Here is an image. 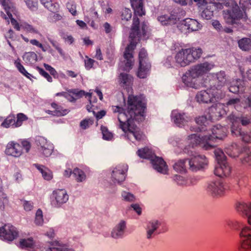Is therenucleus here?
Returning <instances> with one entry per match:
<instances>
[{
	"mask_svg": "<svg viewBox=\"0 0 251 251\" xmlns=\"http://www.w3.org/2000/svg\"><path fill=\"white\" fill-rule=\"evenodd\" d=\"M146 109V104L142 96L129 95L126 111L119 106H112L113 112L118 113L120 128L129 140H131L132 137L138 141L144 139V135L138 130L134 121L140 122L145 119Z\"/></svg>",
	"mask_w": 251,
	"mask_h": 251,
	"instance_id": "f257e3e1",
	"label": "nucleus"
},
{
	"mask_svg": "<svg viewBox=\"0 0 251 251\" xmlns=\"http://www.w3.org/2000/svg\"><path fill=\"white\" fill-rule=\"evenodd\" d=\"M130 1L134 11V16L129 35L131 41L130 44L126 48L124 53L125 63L123 70L126 71L131 70L133 65V53L136 46L137 39L139 40L142 36L144 37L146 35V30L148 28L146 24L143 23L141 32L139 28L140 21L137 17V16H142L145 14V11L143 8V0H130Z\"/></svg>",
	"mask_w": 251,
	"mask_h": 251,
	"instance_id": "f03ea898",
	"label": "nucleus"
},
{
	"mask_svg": "<svg viewBox=\"0 0 251 251\" xmlns=\"http://www.w3.org/2000/svg\"><path fill=\"white\" fill-rule=\"evenodd\" d=\"M188 140L189 145L184 148L183 151L190 156L188 159L189 169L193 172H197L204 168L208 164V160L205 155L199 154L195 150V147L201 142L200 135H190L188 136Z\"/></svg>",
	"mask_w": 251,
	"mask_h": 251,
	"instance_id": "7ed1b4c3",
	"label": "nucleus"
},
{
	"mask_svg": "<svg viewBox=\"0 0 251 251\" xmlns=\"http://www.w3.org/2000/svg\"><path fill=\"white\" fill-rule=\"evenodd\" d=\"M137 154L141 158L150 160L153 168L157 172L164 174L167 173V166L166 162L162 158L156 156L148 148L138 150Z\"/></svg>",
	"mask_w": 251,
	"mask_h": 251,
	"instance_id": "20e7f679",
	"label": "nucleus"
},
{
	"mask_svg": "<svg viewBox=\"0 0 251 251\" xmlns=\"http://www.w3.org/2000/svg\"><path fill=\"white\" fill-rule=\"evenodd\" d=\"M227 129L226 127L220 125L214 126L212 129V135H204L201 137V142H203L202 148L205 150L214 148V145L212 144V141L215 139L223 140L226 136Z\"/></svg>",
	"mask_w": 251,
	"mask_h": 251,
	"instance_id": "39448f33",
	"label": "nucleus"
},
{
	"mask_svg": "<svg viewBox=\"0 0 251 251\" xmlns=\"http://www.w3.org/2000/svg\"><path fill=\"white\" fill-rule=\"evenodd\" d=\"M214 153L218 162L214 169V174L221 177L229 176L231 168L226 161V156L223 151L217 148L215 149Z\"/></svg>",
	"mask_w": 251,
	"mask_h": 251,
	"instance_id": "423d86ee",
	"label": "nucleus"
},
{
	"mask_svg": "<svg viewBox=\"0 0 251 251\" xmlns=\"http://www.w3.org/2000/svg\"><path fill=\"white\" fill-rule=\"evenodd\" d=\"M230 189L228 184L223 182L220 179L210 181L207 186V191L213 197H221Z\"/></svg>",
	"mask_w": 251,
	"mask_h": 251,
	"instance_id": "0eeeda50",
	"label": "nucleus"
},
{
	"mask_svg": "<svg viewBox=\"0 0 251 251\" xmlns=\"http://www.w3.org/2000/svg\"><path fill=\"white\" fill-rule=\"evenodd\" d=\"M243 16V11L236 3L232 4L231 9L224 11V19L228 24L233 25L236 23V20H240Z\"/></svg>",
	"mask_w": 251,
	"mask_h": 251,
	"instance_id": "6e6552de",
	"label": "nucleus"
},
{
	"mask_svg": "<svg viewBox=\"0 0 251 251\" xmlns=\"http://www.w3.org/2000/svg\"><path fill=\"white\" fill-rule=\"evenodd\" d=\"M239 251H251V228L245 226L240 232Z\"/></svg>",
	"mask_w": 251,
	"mask_h": 251,
	"instance_id": "1a4fd4ad",
	"label": "nucleus"
},
{
	"mask_svg": "<svg viewBox=\"0 0 251 251\" xmlns=\"http://www.w3.org/2000/svg\"><path fill=\"white\" fill-rule=\"evenodd\" d=\"M51 199V205L54 207L59 208L67 202L69 196L65 189H56L53 191Z\"/></svg>",
	"mask_w": 251,
	"mask_h": 251,
	"instance_id": "9d476101",
	"label": "nucleus"
},
{
	"mask_svg": "<svg viewBox=\"0 0 251 251\" xmlns=\"http://www.w3.org/2000/svg\"><path fill=\"white\" fill-rule=\"evenodd\" d=\"M35 143L39 151L45 156H50L52 152L53 146L52 144L42 136L36 137Z\"/></svg>",
	"mask_w": 251,
	"mask_h": 251,
	"instance_id": "9b49d317",
	"label": "nucleus"
},
{
	"mask_svg": "<svg viewBox=\"0 0 251 251\" xmlns=\"http://www.w3.org/2000/svg\"><path fill=\"white\" fill-rule=\"evenodd\" d=\"M128 170V165L126 164H120L117 165L112 171V180L114 183L120 184L123 182L126 177V173Z\"/></svg>",
	"mask_w": 251,
	"mask_h": 251,
	"instance_id": "f8f14e48",
	"label": "nucleus"
},
{
	"mask_svg": "<svg viewBox=\"0 0 251 251\" xmlns=\"http://www.w3.org/2000/svg\"><path fill=\"white\" fill-rule=\"evenodd\" d=\"M206 90H203L199 92L196 96L197 101L199 103H208L214 102L216 98H219L217 95L213 94L212 90H214L213 88L209 87Z\"/></svg>",
	"mask_w": 251,
	"mask_h": 251,
	"instance_id": "ddd939ff",
	"label": "nucleus"
},
{
	"mask_svg": "<svg viewBox=\"0 0 251 251\" xmlns=\"http://www.w3.org/2000/svg\"><path fill=\"white\" fill-rule=\"evenodd\" d=\"M18 235L16 228L10 224H5L0 227V236L3 239L11 241Z\"/></svg>",
	"mask_w": 251,
	"mask_h": 251,
	"instance_id": "4468645a",
	"label": "nucleus"
},
{
	"mask_svg": "<svg viewBox=\"0 0 251 251\" xmlns=\"http://www.w3.org/2000/svg\"><path fill=\"white\" fill-rule=\"evenodd\" d=\"M212 78L209 80V87L213 88L217 91H219L226 82V75L224 71H220L212 75Z\"/></svg>",
	"mask_w": 251,
	"mask_h": 251,
	"instance_id": "2eb2a0df",
	"label": "nucleus"
},
{
	"mask_svg": "<svg viewBox=\"0 0 251 251\" xmlns=\"http://www.w3.org/2000/svg\"><path fill=\"white\" fill-rule=\"evenodd\" d=\"M188 51L187 48L181 49L176 54L175 59L177 67H184L191 63Z\"/></svg>",
	"mask_w": 251,
	"mask_h": 251,
	"instance_id": "dca6fc26",
	"label": "nucleus"
},
{
	"mask_svg": "<svg viewBox=\"0 0 251 251\" xmlns=\"http://www.w3.org/2000/svg\"><path fill=\"white\" fill-rule=\"evenodd\" d=\"M224 105L221 103L213 105L208 109V119L211 121L219 120L226 114Z\"/></svg>",
	"mask_w": 251,
	"mask_h": 251,
	"instance_id": "f3484780",
	"label": "nucleus"
},
{
	"mask_svg": "<svg viewBox=\"0 0 251 251\" xmlns=\"http://www.w3.org/2000/svg\"><path fill=\"white\" fill-rule=\"evenodd\" d=\"M214 66L212 63L205 62L194 66L191 69L192 70L193 75L198 77L209 72Z\"/></svg>",
	"mask_w": 251,
	"mask_h": 251,
	"instance_id": "a211bd4d",
	"label": "nucleus"
},
{
	"mask_svg": "<svg viewBox=\"0 0 251 251\" xmlns=\"http://www.w3.org/2000/svg\"><path fill=\"white\" fill-rule=\"evenodd\" d=\"M171 117L173 122L179 127L184 126L190 120L186 113L179 112L176 110L172 111Z\"/></svg>",
	"mask_w": 251,
	"mask_h": 251,
	"instance_id": "6ab92c4d",
	"label": "nucleus"
},
{
	"mask_svg": "<svg viewBox=\"0 0 251 251\" xmlns=\"http://www.w3.org/2000/svg\"><path fill=\"white\" fill-rule=\"evenodd\" d=\"M5 152L7 155L19 157L22 154V147L15 141H10L7 144Z\"/></svg>",
	"mask_w": 251,
	"mask_h": 251,
	"instance_id": "aec40b11",
	"label": "nucleus"
},
{
	"mask_svg": "<svg viewBox=\"0 0 251 251\" xmlns=\"http://www.w3.org/2000/svg\"><path fill=\"white\" fill-rule=\"evenodd\" d=\"M236 209L240 214L246 216L249 224L251 225V204L248 205L244 202H238Z\"/></svg>",
	"mask_w": 251,
	"mask_h": 251,
	"instance_id": "412c9836",
	"label": "nucleus"
},
{
	"mask_svg": "<svg viewBox=\"0 0 251 251\" xmlns=\"http://www.w3.org/2000/svg\"><path fill=\"white\" fill-rule=\"evenodd\" d=\"M50 244V247L47 249L42 247L40 251H74L69 245L58 241L52 242Z\"/></svg>",
	"mask_w": 251,
	"mask_h": 251,
	"instance_id": "4be33fe9",
	"label": "nucleus"
},
{
	"mask_svg": "<svg viewBox=\"0 0 251 251\" xmlns=\"http://www.w3.org/2000/svg\"><path fill=\"white\" fill-rule=\"evenodd\" d=\"M181 26L186 28L188 32L198 31L202 27L201 25L197 20L191 18L184 20L181 23Z\"/></svg>",
	"mask_w": 251,
	"mask_h": 251,
	"instance_id": "5701e85b",
	"label": "nucleus"
},
{
	"mask_svg": "<svg viewBox=\"0 0 251 251\" xmlns=\"http://www.w3.org/2000/svg\"><path fill=\"white\" fill-rule=\"evenodd\" d=\"M126 228V222L121 220L113 228L111 236L115 239L122 238L124 237Z\"/></svg>",
	"mask_w": 251,
	"mask_h": 251,
	"instance_id": "b1692460",
	"label": "nucleus"
},
{
	"mask_svg": "<svg viewBox=\"0 0 251 251\" xmlns=\"http://www.w3.org/2000/svg\"><path fill=\"white\" fill-rule=\"evenodd\" d=\"M157 20L162 25H175L178 18L174 14L162 15L157 17Z\"/></svg>",
	"mask_w": 251,
	"mask_h": 251,
	"instance_id": "393cba45",
	"label": "nucleus"
},
{
	"mask_svg": "<svg viewBox=\"0 0 251 251\" xmlns=\"http://www.w3.org/2000/svg\"><path fill=\"white\" fill-rule=\"evenodd\" d=\"M197 77V76L193 75L192 70L190 69L183 75L182 76V80L187 86L196 88V84L195 83V79Z\"/></svg>",
	"mask_w": 251,
	"mask_h": 251,
	"instance_id": "a878e982",
	"label": "nucleus"
},
{
	"mask_svg": "<svg viewBox=\"0 0 251 251\" xmlns=\"http://www.w3.org/2000/svg\"><path fill=\"white\" fill-rule=\"evenodd\" d=\"M20 246L21 248L26 249L28 251L34 250L35 248H38V247L39 246L32 237L21 239Z\"/></svg>",
	"mask_w": 251,
	"mask_h": 251,
	"instance_id": "bb28decb",
	"label": "nucleus"
},
{
	"mask_svg": "<svg viewBox=\"0 0 251 251\" xmlns=\"http://www.w3.org/2000/svg\"><path fill=\"white\" fill-rule=\"evenodd\" d=\"M119 79L120 85L125 89H129L132 84L133 78L129 74L121 73Z\"/></svg>",
	"mask_w": 251,
	"mask_h": 251,
	"instance_id": "cd10ccee",
	"label": "nucleus"
},
{
	"mask_svg": "<svg viewBox=\"0 0 251 251\" xmlns=\"http://www.w3.org/2000/svg\"><path fill=\"white\" fill-rule=\"evenodd\" d=\"M244 81L240 79L233 80L228 88L229 91L234 94L243 92L244 91Z\"/></svg>",
	"mask_w": 251,
	"mask_h": 251,
	"instance_id": "c85d7f7f",
	"label": "nucleus"
},
{
	"mask_svg": "<svg viewBox=\"0 0 251 251\" xmlns=\"http://www.w3.org/2000/svg\"><path fill=\"white\" fill-rule=\"evenodd\" d=\"M159 226L158 221H152L148 223L146 227L147 238L150 239L155 235V231Z\"/></svg>",
	"mask_w": 251,
	"mask_h": 251,
	"instance_id": "c756f323",
	"label": "nucleus"
},
{
	"mask_svg": "<svg viewBox=\"0 0 251 251\" xmlns=\"http://www.w3.org/2000/svg\"><path fill=\"white\" fill-rule=\"evenodd\" d=\"M151 68V63H139L137 76L140 78H145L149 75Z\"/></svg>",
	"mask_w": 251,
	"mask_h": 251,
	"instance_id": "7c9ffc66",
	"label": "nucleus"
},
{
	"mask_svg": "<svg viewBox=\"0 0 251 251\" xmlns=\"http://www.w3.org/2000/svg\"><path fill=\"white\" fill-rule=\"evenodd\" d=\"M225 151L229 156L233 158L241 156L242 153L240 147L236 144H232L226 148Z\"/></svg>",
	"mask_w": 251,
	"mask_h": 251,
	"instance_id": "2f4dec72",
	"label": "nucleus"
},
{
	"mask_svg": "<svg viewBox=\"0 0 251 251\" xmlns=\"http://www.w3.org/2000/svg\"><path fill=\"white\" fill-rule=\"evenodd\" d=\"M228 119L230 122H237L238 124L241 123L242 126H249L251 125V119L247 117H237L233 114H230L228 116Z\"/></svg>",
	"mask_w": 251,
	"mask_h": 251,
	"instance_id": "473e14b6",
	"label": "nucleus"
},
{
	"mask_svg": "<svg viewBox=\"0 0 251 251\" xmlns=\"http://www.w3.org/2000/svg\"><path fill=\"white\" fill-rule=\"evenodd\" d=\"M231 132L233 136L239 137L243 141V137L247 135V133L244 132L241 129V126L237 122H231Z\"/></svg>",
	"mask_w": 251,
	"mask_h": 251,
	"instance_id": "72a5a7b5",
	"label": "nucleus"
},
{
	"mask_svg": "<svg viewBox=\"0 0 251 251\" xmlns=\"http://www.w3.org/2000/svg\"><path fill=\"white\" fill-rule=\"evenodd\" d=\"M187 49L189 51V54L191 63L199 59L202 53V50L200 47H192Z\"/></svg>",
	"mask_w": 251,
	"mask_h": 251,
	"instance_id": "f704fd0d",
	"label": "nucleus"
},
{
	"mask_svg": "<svg viewBox=\"0 0 251 251\" xmlns=\"http://www.w3.org/2000/svg\"><path fill=\"white\" fill-rule=\"evenodd\" d=\"M23 59L26 64L32 65L37 61V55L34 52H25L23 56Z\"/></svg>",
	"mask_w": 251,
	"mask_h": 251,
	"instance_id": "c9c22d12",
	"label": "nucleus"
},
{
	"mask_svg": "<svg viewBox=\"0 0 251 251\" xmlns=\"http://www.w3.org/2000/svg\"><path fill=\"white\" fill-rule=\"evenodd\" d=\"M1 126L4 128H17L16 127V116L14 114L9 115L1 124Z\"/></svg>",
	"mask_w": 251,
	"mask_h": 251,
	"instance_id": "e433bc0d",
	"label": "nucleus"
},
{
	"mask_svg": "<svg viewBox=\"0 0 251 251\" xmlns=\"http://www.w3.org/2000/svg\"><path fill=\"white\" fill-rule=\"evenodd\" d=\"M195 121L196 123L199 126L197 127V131L201 132L207 130L206 125L207 124V118L206 116H199L196 118Z\"/></svg>",
	"mask_w": 251,
	"mask_h": 251,
	"instance_id": "4c0bfd02",
	"label": "nucleus"
},
{
	"mask_svg": "<svg viewBox=\"0 0 251 251\" xmlns=\"http://www.w3.org/2000/svg\"><path fill=\"white\" fill-rule=\"evenodd\" d=\"M14 65L19 72L22 74L23 75L27 77V78L31 80V77H32V75L28 73L23 65L21 63V60L20 59H17L14 62Z\"/></svg>",
	"mask_w": 251,
	"mask_h": 251,
	"instance_id": "58836bf2",
	"label": "nucleus"
},
{
	"mask_svg": "<svg viewBox=\"0 0 251 251\" xmlns=\"http://www.w3.org/2000/svg\"><path fill=\"white\" fill-rule=\"evenodd\" d=\"M239 47L243 50L247 51L251 49V39L243 38L238 42Z\"/></svg>",
	"mask_w": 251,
	"mask_h": 251,
	"instance_id": "ea45409f",
	"label": "nucleus"
},
{
	"mask_svg": "<svg viewBox=\"0 0 251 251\" xmlns=\"http://www.w3.org/2000/svg\"><path fill=\"white\" fill-rule=\"evenodd\" d=\"M12 0H0V3L3 6L8 16H11V12H13L15 7L11 2Z\"/></svg>",
	"mask_w": 251,
	"mask_h": 251,
	"instance_id": "a19ab883",
	"label": "nucleus"
},
{
	"mask_svg": "<svg viewBox=\"0 0 251 251\" xmlns=\"http://www.w3.org/2000/svg\"><path fill=\"white\" fill-rule=\"evenodd\" d=\"M186 162H188V159H183L177 161L173 166L174 170L181 173H185L187 168Z\"/></svg>",
	"mask_w": 251,
	"mask_h": 251,
	"instance_id": "79ce46f5",
	"label": "nucleus"
},
{
	"mask_svg": "<svg viewBox=\"0 0 251 251\" xmlns=\"http://www.w3.org/2000/svg\"><path fill=\"white\" fill-rule=\"evenodd\" d=\"M73 175L78 182H82L86 179V175L84 172L78 168H75L74 169Z\"/></svg>",
	"mask_w": 251,
	"mask_h": 251,
	"instance_id": "37998d69",
	"label": "nucleus"
},
{
	"mask_svg": "<svg viewBox=\"0 0 251 251\" xmlns=\"http://www.w3.org/2000/svg\"><path fill=\"white\" fill-rule=\"evenodd\" d=\"M227 106H233L237 110L240 111L242 107L243 102L239 98H232L229 99L226 103Z\"/></svg>",
	"mask_w": 251,
	"mask_h": 251,
	"instance_id": "c03bdc74",
	"label": "nucleus"
},
{
	"mask_svg": "<svg viewBox=\"0 0 251 251\" xmlns=\"http://www.w3.org/2000/svg\"><path fill=\"white\" fill-rule=\"evenodd\" d=\"M226 224L230 228L238 229L242 226V223L236 220L229 219L226 221Z\"/></svg>",
	"mask_w": 251,
	"mask_h": 251,
	"instance_id": "a18cd8bd",
	"label": "nucleus"
},
{
	"mask_svg": "<svg viewBox=\"0 0 251 251\" xmlns=\"http://www.w3.org/2000/svg\"><path fill=\"white\" fill-rule=\"evenodd\" d=\"M132 13L130 9L125 8L121 11V20L123 22H126L130 20Z\"/></svg>",
	"mask_w": 251,
	"mask_h": 251,
	"instance_id": "49530a36",
	"label": "nucleus"
},
{
	"mask_svg": "<svg viewBox=\"0 0 251 251\" xmlns=\"http://www.w3.org/2000/svg\"><path fill=\"white\" fill-rule=\"evenodd\" d=\"M28 120L27 116L23 113H19L17 114L16 117V127L21 126L24 121Z\"/></svg>",
	"mask_w": 251,
	"mask_h": 251,
	"instance_id": "de8ad7c7",
	"label": "nucleus"
},
{
	"mask_svg": "<svg viewBox=\"0 0 251 251\" xmlns=\"http://www.w3.org/2000/svg\"><path fill=\"white\" fill-rule=\"evenodd\" d=\"M240 159L242 164L251 165V152H242Z\"/></svg>",
	"mask_w": 251,
	"mask_h": 251,
	"instance_id": "09e8293b",
	"label": "nucleus"
},
{
	"mask_svg": "<svg viewBox=\"0 0 251 251\" xmlns=\"http://www.w3.org/2000/svg\"><path fill=\"white\" fill-rule=\"evenodd\" d=\"M138 56L139 63H150L149 61L147 52L144 49L140 50Z\"/></svg>",
	"mask_w": 251,
	"mask_h": 251,
	"instance_id": "8fccbe9b",
	"label": "nucleus"
},
{
	"mask_svg": "<svg viewBox=\"0 0 251 251\" xmlns=\"http://www.w3.org/2000/svg\"><path fill=\"white\" fill-rule=\"evenodd\" d=\"M213 16V10L211 6H207L201 13V17L206 20L211 19Z\"/></svg>",
	"mask_w": 251,
	"mask_h": 251,
	"instance_id": "3c124183",
	"label": "nucleus"
},
{
	"mask_svg": "<svg viewBox=\"0 0 251 251\" xmlns=\"http://www.w3.org/2000/svg\"><path fill=\"white\" fill-rule=\"evenodd\" d=\"M100 129L102 134V138L104 140H110L112 139L113 134L108 130L107 127L101 126Z\"/></svg>",
	"mask_w": 251,
	"mask_h": 251,
	"instance_id": "603ef678",
	"label": "nucleus"
},
{
	"mask_svg": "<svg viewBox=\"0 0 251 251\" xmlns=\"http://www.w3.org/2000/svg\"><path fill=\"white\" fill-rule=\"evenodd\" d=\"M21 28L25 31L31 33H38V30L35 28L32 25L27 23H23L21 24Z\"/></svg>",
	"mask_w": 251,
	"mask_h": 251,
	"instance_id": "864d4df0",
	"label": "nucleus"
},
{
	"mask_svg": "<svg viewBox=\"0 0 251 251\" xmlns=\"http://www.w3.org/2000/svg\"><path fill=\"white\" fill-rule=\"evenodd\" d=\"M123 200L126 201L132 202L135 200V197L131 193L124 191L121 194Z\"/></svg>",
	"mask_w": 251,
	"mask_h": 251,
	"instance_id": "5fc2aeb1",
	"label": "nucleus"
},
{
	"mask_svg": "<svg viewBox=\"0 0 251 251\" xmlns=\"http://www.w3.org/2000/svg\"><path fill=\"white\" fill-rule=\"evenodd\" d=\"M43 222L42 211L40 209H38L36 213L34 223L37 226H41Z\"/></svg>",
	"mask_w": 251,
	"mask_h": 251,
	"instance_id": "6e6d98bb",
	"label": "nucleus"
},
{
	"mask_svg": "<svg viewBox=\"0 0 251 251\" xmlns=\"http://www.w3.org/2000/svg\"><path fill=\"white\" fill-rule=\"evenodd\" d=\"M8 201L7 196L1 190H0V209H4L5 204Z\"/></svg>",
	"mask_w": 251,
	"mask_h": 251,
	"instance_id": "4d7b16f0",
	"label": "nucleus"
},
{
	"mask_svg": "<svg viewBox=\"0 0 251 251\" xmlns=\"http://www.w3.org/2000/svg\"><path fill=\"white\" fill-rule=\"evenodd\" d=\"M94 123V120L91 119H85L80 123V126L83 129L88 128L91 125Z\"/></svg>",
	"mask_w": 251,
	"mask_h": 251,
	"instance_id": "13d9d810",
	"label": "nucleus"
},
{
	"mask_svg": "<svg viewBox=\"0 0 251 251\" xmlns=\"http://www.w3.org/2000/svg\"><path fill=\"white\" fill-rule=\"evenodd\" d=\"M24 1L30 10L34 11L37 9L38 4L37 0H24Z\"/></svg>",
	"mask_w": 251,
	"mask_h": 251,
	"instance_id": "bf43d9fd",
	"label": "nucleus"
},
{
	"mask_svg": "<svg viewBox=\"0 0 251 251\" xmlns=\"http://www.w3.org/2000/svg\"><path fill=\"white\" fill-rule=\"evenodd\" d=\"M71 93L75 95L78 98L82 97L83 96H86V97L88 96L89 98L92 97V94L91 93H85V91L83 90L78 91L76 89H73L71 91Z\"/></svg>",
	"mask_w": 251,
	"mask_h": 251,
	"instance_id": "052dcab7",
	"label": "nucleus"
},
{
	"mask_svg": "<svg viewBox=\"0 0 251 251\" xmlns=\"http://www.w3.org/2000/svg\"><path fill=\"white\" fill-rule=\"evenodd\" d=\"M36 69L38 70L39 74L44 76L45 78L47 79V80L50 82H51L52 81V77L50 76V75L46 72L43 69L37 66L36 67Z\"/></svg>",
	"mask_w": 251,
	"mask_h": 251,
	"instance_id": "680f3d73",
	"label": "nucleus"
},
{
	"mask_svg": "<svg viewBox=\"0 0 251 251\" xmlns=\"http://www.w3.org/2000/svg\"><path fill=\"white\" fill-rule=\"evenodd\" d=\"M48 39L49 41V42L51 44L52 46L57 50V51L61 56L64 55L62 49L59 47V44L57 41H54L50 38H48Z\"/></svg>",
	"mask_w": 251,
	"mask_h": 251,
	"instance_id": "e2e57ef3",
	"label": "nucleus"
},
{
	"mask_svg": "<svg viewBox=\"0 0 251 251\" xmlns=\"http://www.w3.org/2000/svg\"><path fill=\"white\" fill-rule=\"evenodd\" d=\"M59 4L57 3H53L52 1L51 3L47 7V8L52 13L58 12L59 10Z\"/></svg>",
	"mask_w": 251,
	"mask_h": 251,
	"instance_id": "0e129e2a",
	"label": "nucleus"
},
{
	"mask_svg": "<svg viewBox=\"0 0 251 251\" xmlns=\"http://www.w3.org/2000/svg\"><path fill=\"white\" fill-rule=\"evenodd\" d=\"M42 176L47 180H50L52 178L53 175L52 172L48 168L45 169V171L43 173Z\"/></svg>",
	"mask_w": 251,
	"mask_h": 251,
	"instance_id": "69168bd1",
	"label": "nucleus"
},
{
	"mask_svg": "<svg viewBox=\"0 0 251 251\" xmlns=\"http://www.w3.org/2000/svg\"><path fill=\"white\" fill-rule=\"evenodd\" d=\"M86 58L87 59L85 60L84 61L85 67L86 70H89L93 67L95 61L93 59L89 58L87 56H86Z\"/></svg>",
	"mask_w": 251,
	"mask_h": 251,
	"instance_id": "338daca9",
	"label": "nucleus"
},
{
	"mask_svg": "<svg viewBox=\"0 0 251 251\" xmlns=\"http://www.w3.org/2000/svg\"><path fill=\"white\" fill-rule=\"evenodd\" d=\"M67 7L68 9L70 12H71L73 15L75 16L76 14V5L74 2H68L67 3Z\"/></svg>",
	"mask_w": 251,
	"mask_h": 251,
	"instance_id": "774afa93",
	"label": "nucleus"
}]
</instances>
